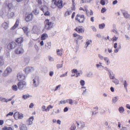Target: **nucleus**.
<instances>
[{
  "mask_svg": "<svg viewBox=\"0 0 130 130\" xmlns=\"http://www.w3.org/2000/svg\"><path fill=\"white\" fill-rule=\"evenodd\" d=\"M81 89H82V90L83 91L82 94H84L85 93L86 91V88L85 87L83 86L81 88Z\"/></svg>",
  "mask_w": 130,
  "mask_h": 130,
  "instance_id": "obj_53",
  "label": "nucleus"
},
{
  "mask_svg": "<svg viewBox=\"0 0 130 130\" xmlns=\"http://www.w3.org/2000/svg\"><path fill=\"white\" fill-rule=\"evenodd\" d=\"M97 69L99 70H102L103 69L104 67L102 65V63L101 62H99L95 65Z\"/></svg>",
  "mask_w": 130,
  "mask_h": 130,
  "instance_id": "obj_14",
  "label": "nucleus"
},
{
  "mask_svg": "<svg viewBox=\"0 0 130 130\" xmlns=\"http://www.w3.org/2000/svg\"><path fill=\"white\" fill-rule=\"evenodd\" d=\"M76 123L77 124V127L79 128L84 127L85 125V123L82 121L77 122Z\"/></svg>",
  "mask_w": 130,
  "mask_h": 130,
  "instance_id": "obj_12",
  "label": "nucleus"
},
{
  "mask_svg": "<svg viewBox=\"0 0 130 130\" xmlns=\"http://www.w3.org/2000/svg\"><path fill=\"white\" fill-rule=\"evenodd\" d=\"M19 23V20L18 19L17 20L15 24L14 25L12 28H11V29L12 30L16 28L18 26Z\"/></svg>",
  "mask_w": 130,
  "mask_h": 130,
  "instance_id": "obj_26",
  "label": "nucleus"
},
{
  "mask_svg": "<svg viewBox=\"0 0 130 130\" xmlns=\"http://www.w3.org/2000/svg\"><path fill=\"white\" fill-rule=\"evenodd\" d=\"M23 115L22 113H20L19 119H22L24 118Z\"/></svg>",
  "mask_w": 130,
  "mask_h": 130,
  "instance_id": "obj_61",
  "label": "nucleus"
},
{
  "mask_svg": "<svg viewBox=\"0 0 130 130\" xmlns=\"http://www.w3.org/2000/svg\"><path fill=\"white\" fill-rule=\"evenodd\" d=\"M123 15L125 18H127V17H128L129 14H128L127 12H125L123 13Z\"/></svg>",
  "mask_w": 130,
  "mask_h": 130,
  "instance_id": "obj_62",
  "label": "nucleus"
},
{
  "mask_svg": "<svg viewBox=\"0 0 130 130\" xmlns=\"http://www.w3.org/2000/svg\"><path fill=\"white\" fill-rule=\"evenodd\" d=\"M24 51L23 48L21 47H18L14 50V53L17 54H20L23 53Z\"/></svg>",
  "mask_w": 130,
  "mask_h": 130,
  "instance_id": "obj_8",
  "label": "nucleus"
},
{
  "mask_svg": "<svg viewBox=\"0 0 130 130\" xmlns=\"http://www.w3.org/2000/svg\"><path fill=\"white\" fill-rule=\"evenodd\" d=\"M76 4L75 2H72V6L71 7V9H72V10H74L75 9V5Z\"/></svg>",
  "mask_w": 130,
  "mask_h": 130,
  "instance_id": "obj_52",
  "label": "nucleus"
},
{
  "mask_svg": "<svg viewBox=\"0 0 130 130\" xmlns=\"http://www.w3.org/2000/svg\"><path fill=\"white\" fill-rule=\"evenodd\" d=\"M33 18V15L32 13L28 14L26 16L25 20L26 22H29L31 21Z\"/></svg>",
  "mask_w": 130,
  "mask_h": 130,
  "instance_id": "obj_13",
  "label": "nucleus"
},
{
  "mask_svg": "<svg viewBox=\"0 0 130 130\" xmlns=\"http://www.w3.org/2000/svg\"><path fill=\"white\" fill-rule=\"evenodd\" d=\"M47 37V35L46 34L44 33L42 35L41 39L42 40H45Z\"/></svg>",
  "mask_w": 130,
  "mask_h": 130,
  "instance_id": "obj_29",
  "label": "nucleus"
},
{
  "mask_svg": "<svg viewBox=\"0 0 130 130\" xmlns=\"http://www.w3.org/2000/svg\"><path fill=\"white\" fill-rule=\"evenodd\" d=\"M16 42L18 43H21L23 42V38L21 37L18 38L16 40Z\"/></svg>",
  "mask_w": 130,
  "mask_h": 130,
  "instance_id": "obj_43",
  "label": "nucleus"
},
{
  "mask_svg": "<svg viewBox=\"0 0 130 130\" xmlns=\"http://www.w3.org/2000/svg\"><path fill=\"white\" fill-rule=\"evenodd\" d=\"M4 64V62L2 56H0V67L3 66Z\"/></svg>",
  "mask_w": 130,
  "mask_h": 130,
  "instance_id": "obj_38",
  "label": "nucleus"
},
{
  "mask_svg": "<svg viewBox=\"0 0 130 130\" xmlns=\"http://www.w3.org/2000/svg\"><path fill=\"white\" fill-rule=\"evenodd\" d=\"M98 57L101 60L105 59V57H103L102 55L100 54H98Z\"/></svg>",
  "mask_w": 130,
  "mask_h": 130,
  "instance_id": "obj_50",
  "label": "nucleus"
},
{
  "mask_svg": "<svg viewBox=\"0 0 130 130\" xmlns=\"http://www.w3.org/2000/svg\"><path fill=\"white\" fill-rule=\"evenodd\" d=\"M105 25L104 23H102L101 24H100L99 25V28L100 29H103L105 27Z\"/></svg>",
  "mask_w": 130,
  "mask_h": 130,
  "instance_id": "obj_54",
  "label": "nucleus"
},
{
  "mask_svg": "<svg viewBox=\"0 0 130 130\" xmlns=\"http://www.w3.org/2000/svg\"><path fill=\"white\" fill-rule=\"evenodd\" d=\"M27 85V83L25 81L19 82L17 84L18 89L20 90L25 89L26 88Z\"/></svg>",
  "mask_w": 130,
  "mask_h": 130,
  "instance_id": "obj_3",
  "label": "nucleus"
},
{
  "mask_svg": "<svg viewBox=\"0 0 130 130\" xmlns=\"http://www.w3.org/2000/svg\"><path fill=\"white\" fill-rule=\"evenodd\" d=\"M75 19L80 23H83L85 20L84 16L83 15L77 14L75 18Z\"/></svg>",
  "mask_w": 130,
  "mask_h": 130,
  "instance_id": "obj_4",
  "label": "nucleus"
},
{
  "mask_svg": "<svg viewBox=\"0 0 130 130\" xmlns=\"http://www.w3.org/2000/svg\"><path fill=\"white\" fill-rule=\"evenodd\" d=\"M11 72V68L10 67H8L3 72V75L4 77L7 76Z\"/></svg>",
  "mask_w": 130,
  "mask_h": 130,
  "instance_id": "obj_6",
  "label": "nucleus"
},
{
  "mask_svg": "<svg viewBox=\"0 0 130 130\" xmlns=\"http://www.w3.org/2000/svg\"><path fill=\"white\" fill-rule=\"evenodd\" d=\"M40 7L41 10L43 12H45V11H46L48 10V8L46 6H41Z\"/></svg>",
  "mask_w": 130,
  "mask_h": 130,
  "instance_id": "obj_20",
  "label": "nucleus"
},
{
  "mask_svg": "<svg viewBox=\"0 0 130 130\" xmlns=\"http://www.w3.org/2000/svg\"><path fill=\"white\" fill-rule=\"evenodd\" d=\"M104 60L106 64L108 65L110 64V60L108 57H105Z\"/></svg>",
  "mask_w": 130,
  "mask_h": 130,
  "instance_id": "obj_34",
  "label": "nucleus"
},
{
  "mask_svg": "<svg viewBox=\"0 0 130 130\" xmlns=\"http://www.w3.org/2000/svg\"><path fill=\"white\" fill-rule=\"evenodd\" d=\"M19 23V20L18 19L17 20L15 24L14 25L12 28H11V29L12 30L16 28L18 26Z\"/></svg>",
  "mask_w": 130,
  "mask_h": 130,
  "instance_id": "obj_25",
  "label": "nucleus"
},
{
  "mask_svg": "<svg viewBox=\"0 0 130 130\" xmlns=\"http://www.w3.org/2000/svg\"><path fill=\"white\" fill-rule=\"evenodd\" d=\"M80 84L82 86H84L85 84V81L83 80H81L80 81Z\"/></svg>",
  "mask_w": 130,
  "mask_h": 130,
  "instance_id": "obj_57",
  "label": "nucleus"
},
{
  "mask_svg": "<svg viewBox=\"0 0 130 130\" xmlns=\"http://www.w3.org/2000/svg\"><path fill=\"white\" fill-rule=\"evenodd\" d=\"M87 76L89 78L92 77L93 76V74L92 72H90L87 73Z\"/></svg>",
  "mask_w": 130,
  "mask_h": 130,
  "instance_id": "obj_35",
  "label": "nucleus"
},
{
  "mask_svg": "<svg viewBox=\"0 0 130 130\" xmlns=\"http://www.w3.org/2000/svg\"><path fill=\"white\" fill-rule=\"evenodd\" d=\"M11 88L12 90L16 91L18 90V86H17V85H12L11 87Z\"/></svg>",
  "mask_w": 130,
  "mask_h": 130,
  "instance_id": "obj_33",
  "label": "nucleus"
},
{
  "mask_svg": "<svg viewBox=\"0 0 130 130\" xmlns=\"http://www.w3.org/2000/svg\"><path fill=\"white\" fill-rule=\"evenodd\" d=\"M51 43L50 42H48L45 44V46L47 49H50L51 47Z\"/></svg>",
  "mask_w": 130,
  "mask_h": 130,
  "instance_id": "obj_39",
  "label": "nucleus"
},
{
  "mask_svg": "<svg viewBox=\"0 0 130 130\" xmlns=\"http://www.w3.org/2000/svg\"><path fill=\"white\" fill-rule=\"evenodd\" d=\"M39 11L38 10L36 9L33 11V12L36 15H38L39 13Z\"/></svg>",
  "mask_w": 130,
  "mask_h": 130,
  "instance_id": "obj_59",
  "label": "nucleus"
},
{
  "mask_svg": "<svg viewBox=\"0 0 130 130\" xmlns=\"http://www.w3.org/2000/svg\"><path fill=\"white\" fill-rule=\"evenodd\" d=\"M36 1L38 3L39 6H40L41 5L42 3L41 0H36Z\"/></svg>",
  "mask_w": 130,
  "mask_h": 130,
  "instance_id": "obj_58",
  "label": "nucleus"
},
{
  "mask_svg": "<svg viewBox=\"0 0 130 130\" xmlns=\"http://www.w3.org/2000/svg\"><path fill=\"white\" fill-rule=\"evenodd\" d=\"M76 31L79 32H84V29L82 27H78L75 29Z\"/></svg>",
  "mask_w": 130,
  "mask_h": 130,
  "instance_id": "obj_18",
  "label": "nucleus"
},
{
  "mask_svg": "<svg viewBox=\"0 0 130 130\" xmlns=\"http://www.w3.org/2000/svg\"><path fill=\"white\" fill-rule=\"evenodd\" d=\"M73 10H72L71 8H70L68 9L66 11L65 15L66 16H68L70 15L72 13V11Z\"/></svg>",
  "mask_w": 130,
  "mask_h": 130,
  "instance_id": "obj_16",
  "label": "nucleus"
},
{
  "mask_svg": "<svg viewBox=\"0 0 130 130\" xmlns=\"http://www.w3.org/2000/svg\"><path fill=\"white\" fill-rule=\"evenodd\" d=\"M113 46L115 49L114 50V52L115 53H118L121 48V46L120 45H119L118 47V44L116 43H115L114 44Z\"/></svg>",
  "mask_w": 130,
  "mask_h": 130,
  "instance_id": "obj_9",
  "label": "nucleus"
},
{
  "mask_svg": "<svg viewBox=\"0 0 130 130\" xmlns=\"http://www.w3.org/2000/svg\"><path fill=\"white\" fill-rule=\"evenodd\" d=\"M122 83L123 85H124V88L127 89V88L128 85L127 82L126 80H124L122 82Z\"/></svg>",
  "mask_w": 130,
  "mask_h": 130,
  "instance_id": "obj_37",
  "label": "nucleus"
},
{
  "mask_svg": "<svg viewBox=\"0 0 130 130\" xmlns=\"http://www.w3.org/2000/svg\"><path fill=\"white\" fill-rule=\"evenodd\" d=\"M118 110L120 113H123L124 111V109L123 107L121 106L119 107Z\"/></svg>",
  "mask_w": 130,
  "mask_h": 130,
  "instance_id": "obj_42",
  "label": "nucleus"
},
{
  "mask_svg": "<svg viewBox=\"0 0 130 130\" xmlns=\"http://www.w3.org/2000/svg\"><path fill=\"white\" fill-rule=\"evenodd\" d=\"M31 97V95L28 94H27L23 95L22 96V98L24 99H26Z\"/></svg>",
  "mask_w": 130,
  "mask_h": 130,
  "instance_id": "obj_41",
  "label": "nucleus"
},
{
  "mask_svg": "<svg viewBox=\"0 0 130 130\" xmlns=\"http://www.w3.org/2000/svg\"><path fill=\"white\" fill-rule=\"evenodd\" d=\"M57 6L58 7L60 8H61L63 7V5L62 4V2L61 0H59L57 2V4H56Z\"/></svg>",
  "mask_w": 130,
  "mask_h": 130,
  "instance_id": "obj_17",
  "label": "nucleus"
},
{
  "mask_svg": "<svg viewBox=\"0 0 130 130\" xmlns=\"http://www.w3.org/2000/svg\"><path fill=\"white\" fill-rule=\"evenodd\" d=\"M92 43V41L90 40L87 39L86 40L85 45V47L87 48L88 45Z\"/></svg>",
  "mask_w": 130,
  "mask_h": 130,
  "instance_id": "obj_22",
  "label": "nucleus"
},
{
  "mask_svg": "<svg viewBox=\"0 0 130 130\" xmlns=\"http://www.w3.org/2000/svg\"><path fill=\"white\" fill-rule=\"evenodd\" d=\"M34 119V116L31 117L27 120L26 122V124L28 126L32 125L33 124V121Z\"/></svg>",
  "mask_w": 130,
  "mask_h": 130,
  "instance_id": "obj_10",
  "label": "nucleus"
},
{
  "mask_svg": "<svg viewBox=\"0 0 130 130\" xmlns=\"http://www.w3.org/2000/svg\"><path fill=\"white\" fill-rule=\"evenodd\" d=\"M22 29L24 32H27L28 31V28L26 26L24 27Z\"/></svg>",
  "mask_w": 130,
  "mask_h": 130,
  "instance_id": "obj_56",
  "label": "nucleus"
},
{
  "mask_svg": "<svg viewBox=\"0 0 130 130\" xmlns=\"http://www.w3.org/2000/svg\"><path fill=\"white\" fill-rule=\"evenodd\" d=\"M53 106L51 105H50L48 106L47 108V112L50 109L53 108Z\"/></svg>",
  "mask_w": 130,
  "mask_h": 130,
  "instance_id": "obj_49",
  "label": "nucleus"
},
{
  "mask_svg": "<svg viewBox=\"0 0 130 130\" xmlns=\"http://www.w3.org/2000/svg\"><path fill=\"white\" fill-rule=\"evenodd\" d=\"M32 30L34 32H39V28L36 26H34Z\"/></svg>",
  "mask_w": 130,
  "mask_h": 130,
  "instance_id": "obj_27",
  "label": "nucleus"
},
{
  "mask_svg": "<svg viewBox=\"0 0 130 130\" xmlns=\"http://www.w3.org/2000/svg\"><path fill=\"white\" fill-rule=\"evenodd\" d=\"M20 113L19 112H15L13 115V117L16 120L19 119Z\"/></svg>",
  "mask_w": 130,
  "mask_h": 130,
  "instance_id": "obj_21",
  "label": "nucleus"
},
{
  "mask_svg": "<svg viewBox=\"0 0 130 130\" xmlns=\"http://www.w3.org/2000/svg\"><path fill=\"white\" fill-rule=\"evenodd\" d=\"M44 15L46 16H49L50 15V12L48 11V10L45 11V12H44Z\"/></svg>",
  "mask_w": 130,
  "mask_h": 130,
  "instance_id": "obj_55",
  "label": "nucleus"
},
{
  "mask_svg": "<svg viewBox=\"0 0 130 130\" xmlns=\"http://www.w3.org/2000/svg\"><path fill=\"white\" fill-rule=\"evenodd\" d=\"M40 79L39 76H36L32 78V85L35 88L37 87L39 85Z\"/></svg>",
  "mask_w": 130,
  "mask_h": 130,
  "instance_id": "obj_1",
  "label": "nucleus"
},
{
  "mask_svg": "<svg viewBox=\"0 0 130 130\" xmlns=\"http://www.w3.org/2000/svg\"><path fill=\"white\" fill-rule=\"evenodd\" d=\"M68 72L67 71L64 74H62L60 76V77H64L66 76H67Z\"/></svg>",
  "mask_w": 130,
  "mask_h": 130,
  "instance_id": "obj_63",
  "label": "nucleus"
},
{
  "mask_svg": "<svg viewBox=\"0 0 130 130\" xmlns=\"http://www.w3.org/2000/svg\"><path fill=\"white\" fill-rule=\"evenodd\" d=\"M45 28L46 29H50L54 26V23L51 20L48 19L45 20L44 22Z\"/></svg>",
  "mask_w": 130,
  "mask_h": 130,
  "instance_id": "obj_2",
  "label": "nucleus"
},
{
  "mask_svg": "<svg viewBox=\"0 0 130 130\" xmlns=\"http://www.w3.org/2000/svg\"><path fill=\"white\" fill-rule=\"evenodd\" d=\"M76 128V126L75 124L73 123L71 125L69 130H75Z\"/></svg>",
  "mask_w": 130,
  "mask_h": 130,
  "instance_id": "obj_32",
  "label": "nucleus"
},
{
  "mask_svg": "<svg viewBox=\"0 0 130 130\" xmlns=\"http://www.w3.org/2000/svg\"><path fill=\"white\" fill-rule=\"evenodd\" d=\"M118 96H116L113 97L112 100L113 103H115L118 101Z\"/></svg>",
  "mask_w": 130,
  "mask_h": 130,
  "instance_id": "obj_36",
  "label": "nucleus"
},
{
  "mask_svg": "<svg viewBox=\"0 0 130 130\" xmlns=\"http://www.w3.org/2000/svg\"><path fill=\"white\" fill-rule=\"evenodd\" d=\"M67 103H69V104L71 105H72L73 104L74 101L71 99H67Z\"/></svg>",
  "mask_w": 130,
  "mask_h": 130,
  "instance_id": "obj_40",
  "label": "nucleus"
},
{
  "mask_svg": "<svg viewBox=\"0 0 130 130\" xmlns=\"http://www.w3.org/2000/svg\"><path fill=\"white\" fill-rule=\"evenodd\" d=\"M67 103V99L66 100H61L59 102V105H60V104H66V103Z\"/></svg>",
  "mask_w": 130,
  "mask_h": 130,
  "instance_id": "obj_46",
  "label": "nucleus"
},
{
  "mask_svg": "<svg viewBox=\"0 0 130 130\" xmlns=\"http://www.w3.org/2000/svg\"><path fill=\"white\" fill-rule=\"evenodd\" d=\"M63 67V64H57L56 65V67L58 69L62 68Z\"/></svg>",
  "mask_w": 130,
  "mask_h": 130,
  "instance_id": "obj_64",
  "label": "nucleus"
},
{
  "mask_svg": "<svg viewBox=\"0 0 130 130\" xmlns=\"http://www.w3.org/2000/svg\"><path fill=\"white\" fill-rule=\"evenodd\" d=\"M17 45L14 42H10L7 46V48L9 50V51L11 49H12L15 48Z\"/></svg>",
  "mask_w": 130,
  "mask_h": 130,
  "instance_id": "obj_5",
  "label": "nucleus"
},
{
  "mask_svg": "<svg viewBox=\"0 0 130 130\" xmlns=\"http://www.w3.org/2000/svg\"><path fill=\"white\" fill-rule=\"evenodd\" d=\"M57 54L59 56H61L62 55V50H57Z\"/></svg>",
  "mask_w": 130,
  "mask_h": 130,
  "instance_id": "obj_45",
  "label": "nucleus"
},
{
  "mask_svg": "<svg viewBox=\"0 0 130 130\" xmlns=\"http://www.w3.org/2000/svg\"><path fill=\"white\" fill-rule=\"evenodd\" d=\"M2 130H14L12 127L5 126L2 128Z\"/></svg>",
  "mask_w": 130,
  "mask_h": 130,
  "instance_id": "obj_31",
  "label": "nucleus"
},
{
  "mask_svg": "<svg viewBox=\"0 0 130 130\" xmlns=\"http://www.w3.org/2000/svg\"><path fill=\"white\" fill-rule=\"evenodd\" d=\"M17 79L19 81L21 82L23 81H22L25 79V76L22 73H18L17 76Z\"/></svg>",
  "mask_w": 130,
  "mask_h": 130,
  "instance_id": "obj_7",
  "label": "nucleus"
},
{
  "mask_svg": "<svg viewBox=\"0 0 130 130\" xmlns=\"http://www.w3.org/2000/svg\"><path fill=\"white\" fill-rule=\"evenodd\" d=\"M9 24L6 22H4L2 24V27L5 29H7L9 27Z\"/></svg>",
  "mask_w": 130,
  "mask_h": 130,
  "instance_id": "obj_24",
  "label": "nucleus"
},
{
  "mask_svg": "<svg viewBox=\"0 0 130 130\" xmlns=\"http://www.w3.org/2000/svg\"><path fill=\"white\" fill-rule=\"evenodd\" d=\"M34 71V68L31 67H26L24 70V71L26 74H28L30 72H32Z\"/></svg>",
  "mask_w": 130,
  "mask_h": 130,
  "instance_id": "obj_11",
  "label": "nucleus"
},
{
  "mask_svg": "<svg viewBox=\"0 0 130 130\" xmlns=\"http://www.w3.org/2000/svg\"><path fill=\"white\" fill-rule=\"evenodd\" d=\"M112 82L114 83L116 85H118L120 81L118 79L114 78L112 79Z\"/></svg>",
  "mask_w": 130,
  "mask_h": 130,
  "instance_id": "obj_30",
  "label": "nucleus"
},
{
  "mask_svg": "<svg viewBox=\"0 0 130 130\" xmlns=\"http://www.w3.org/2000/svg\"><path fill=\"white\" fill-rule=\"evenodd\" d=\"M56 6V3H55V2H52L51 6L52 8H55Z\"/></svg>",
  "mask_w": 130,
  "mask_h": 130,
  "instance_id": "obj_51",
  "label": "nucleus"
},
{
  "mask_svg": "<svg viewBox=\"0 0 130 130\" xmlns=\"http://www.w3.org/2000/svg\"><path fill=\"white\" fill-rule=\"evenodd\" d=\"M13 113L12 112H10L6 115V117H10V116H11L13 115Z\"/></svg>",
  "mask_w": 130,
  "mask_h": 130,
  "instance_id": "obj_47",
  "label": "nucleus"
},
{
  "mask_svg": "<svg viewBox=\"0 0 130 130\" xmlns=\"http://www.w3.org/2000/svg\"><path fill=\"white\" fill-rule=\"evenodd\" d=\"M73 36L74 37H76V38L80 40L82 39L83 38L82 36L77 35L76 33L73 34Z\"/></svg>",
  "mask_w": 130,
  "mask_h": 130,
  "instance_id": "obj_28",
  "label": "nucleus"
},
{
  "mask_svg": "<svg viewBox=\"0 0 130 130\" xmlns=\"http://www.w3.org/2000/svg\"><path fill=\"white\" fill-rule=\"evenodd\" d=\"M42 110L43 111H45L47 112V108H45V106L44 105H43L42 107Z\"/></svg>",
  "mask_w": 130,
  "mask_h": 130,
  "instance_id": "obj_60",
  "label": "nucleus"
},
{
  "mask_svg": "<svg viewBox=\"0 0 130 130\" xmlns=\"http://www.w3.org/2000/svg\"><path fill=\"white\" fill-rule=\"evenodd\" d=\"M14 95L11 98H10L8 99H6L5 98V102L7 103L8 102L11 101L12 100V99L14 98Z\"/></svg>",
  "mask_w": 130,
  "mask_h": 130,
  "instance_id": "obj_48",
  "label": "nucleus"
},
{
  "mask_svg": "<svg viewBox=\"0 0 130 130\" xmlns=\"http://www.w3.org/2000/svg\"><path fill=\"white\" fill-rule=\"evenodd\" d=\"M20 130H27V128L25 124L21 123L19 126Z\"/></svg>",
  "mask_w": 130,
  "mask_h": 130,
  "instance_id": "obj_15",
  "label": "nucleus"
},
{
  "mask_svg": "<svg viewBox=\"0 0 130 130\" xmlns=\"http://www.w3.org/2000/svg\"><path fill=\"white\" fill-rule=\"evenodd\" d=\"M108 0H101L100 3L102 5H104L106 3H108Z\"/></svg>",
  "mask_w": 130,
  "mask_h": 130,
  "instance_id": "obj_44",
  "label": "nucleus"
},
{
  "mask_svg": "<svg viewBox=\"0 0 130 130\" xmlns=\"http://www.w3.org/2000/svg\"><path fill=\"white\" fill-rule=\"evenodd\" d=\"M108 73L110 79H113L115 78L114 75L112 71L110 70H108Z\"/></svg>",
  "mask_w": 130,
  "mask_h": 130,
  "instance_id": "obj_19",
  "label": "nucleus"
},
{
  "mask_svg": "<svg viewBox=\"0 0 130 130\" xmlns=\"http://www.w3.org/2000/svg\"><path fill=\"white\" fill-rule=\"evenodd\" d=\"M85 11L88 16H90L93 14V12L91 10H89L85 8Z\"/></svg>",
  "mask_w": 130,
  "mask_h": 130,
  "instance_id": "obj_23",
  "label": "nucleus"
}]
</instances>
